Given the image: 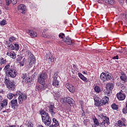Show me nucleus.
<instances>
[{
	"label": "nucleus",
	"mask_w": 127,
	"mask_h": 127,
	"mask_svg": "<svg viewBox=\"0 0 127 127\" xmlns=\"http://www.w3.org/2000/svg\"><path fill=\"white\" fill-rule=\"evenodd\" d=\"M0 14H1V10L0 9Z\"/></svg>",
	"instance_id": "nucleus-62"
},
{
	"label": "nucleus",
	"mask_w": 127,
	"mask_h": 127,
	"mask_svg": "<svg viewBox=\"0 0 127 127\" xmlns=\"http://www.w3.org/2000/svg\"><path fill=\"white\" fill-rule=\"evenodd\" d=\"M38 127H43V126H42V125H39L38 126Z\"/></svg>",
	"instance_id": "nucleus-57"
},
{
	"label": "nucleus",
	"mask_w": 127,
	"mask_h": 127,
	"mask_svg": "<svg viewBox=\"0 0 127 127\" xmlns=\"http://www.w3.org/2000/svg\"><path fill=\"white\" fill-rule=\"evenodd\" d=\"M5 2L6 5H7V6H8L10 4V3H11V0H5Z\"/></svg>",
	"instance_id": "nucleus-41"
},
{
	"label": "nucleus",
	"mask_w": 127,
	"mask_h": 127,
	"mask_svg": "<svg viewBox=\"0 0 127 127\" xmlns=\"http://www.w3.org/2000/svg\"><path fill=\"white\" fill-rule=\"evenodd\" d=\"M123 114H127V103L126 104V106L123 109Z\"/></svg>",
	"instance_id": "nucleus-38"
},
{
	"label": "nucleus",
	"mask_w": 127,
	"mask_h": 127,
	"mask_svg": "<svg viewBox=\"0 0 127 127\" xmlns=\"http://www.w3.org/2000/svg\"><path fill=\"white\" fill-rule=\"evenodd\" d=\"M27 99V96L25 94H22L19 95L18 98V101L19 105H21L23 103V101H25Z\"/></svg>",
	"instance_id": "nucleus-7"
},
{
	"label": "nucleus",
	"mask_w": 127,
	"mask_h": 127,
	"mask_svg": "<svg viewBox=\"0 0 127 127\" xmlns=\"http://www.w3.org/2000/svg\"><path fill=\"white\" fill-rule=\"evenodd\" d=\"M99 117H100V118H101V119H107V117H106V114H103V113L100 114H99Z\"/></svg>",
	"instance_id": "nucleus-34"
},
{
	"label": "nucleus",
	"mask_w": 127,
	"mask_h": 127,
	"mask_svg": "<svg viewBox=\"0 0 127 127\" xmlns=\"http://www.w3.org/2000/svg\"><path fill=\"white\" fill-rule=\"evenodd\" d=\"M29 33H30V36L32 37H37V33H36V32L32 31V30H29Z\"/></svg>",
	"instance_id": "nucleus-23"
},
{
	"label": "nucleus",
	"mask_w": 127,
	"mask_h": 127,
	"mask_svg": "<svg viewBox=\"0 0 127 127\" xmlns=\"http://www.w3.org/2000/svg\"><path fill=\"white\" fill-rule=\"evenodd\" d=\"M58 123L57 124H55V123H53L52 125H51L50 127H58Z\"/></svg>",
	"instance_id": "nucleus-48"
},
{
	"label": "nucleus",
	"mask_w": 127,
	"mask_h": 127,
	"mask_svg": "<svg viewBox=\"0 0 127 127\" xmlns=\"http://www.w3.org/2000/svg\"><path fill=\"white\" fill-rule=\"evenodd\" d=\"M65 87L71 93H74L75 92V87L72 84L67 83L65 84Z\"/></svg>",
	"instance_id": "nucleus-10"
},
{
	"label": "nucleus",
	"mask_w": 127,
	"mask_h": 127,
	"mask_svg": "<svg viewBox=\"0 0 127 127\" xmlns=\"http://www.w3.org/2000/svg\"><path fill=\"white\" fill-rule=\"evenodd\" d=\"M101 127H106V121H103L100 125Z\"/></svg>",
	"instance_id": "nucleus-44"
},
{
	"label": "nucleus",
	"mask_w": 127,
	"mask_h": 127,
	"mask_svg": "<svg viewBox=\"0 0 127 127\" xmlns=\"http://www.w3.org/2000/svg\"><path fill=\"white\" fill-rule=\"evenodd\" d=\"M113 89H114V85L113 83H108L106 85V90L105 91V93H106L107 95H109Z\"/></svg>",
	"instance_id": "nucleus-8"
},
{
	"label": "nucleus",
	"mask_w": 127,
	"mask_h": 127,
	"mask_svg": "<svg viewBox=\"0 0 127 127\" xmlns=\"http://www.w3.org/2000/svg\"><path fill=\"white\" fill-rule=\"evenodd\" d=\"M16 38L15 37L12 36L9 38V41L10 43H12L15 40Z\"/></svg>",
	"instance_id": "nucleus-31"
},
{
	"label": "nucleus",
	"mask_w": 127,
	"mask_h": 127,
	"mask_svg": "<svg viewBox=\"0 0 127 127\" xmlns=\"http://www.w3.org/2000/svg\"><path fill=\"white\" fill-rule=\"evenodd\" d=\"M101 101L102 106H105L106 104L109 103V97L105 96Z\"/></svg>",
	"instance_id": "nucleus-18"
},
{
	"label": "nucleus",
	"mask_w": 127,
	"mask_h": 127,
	"mask_svg": "<svg viewBox=\"0 0 127 127\" xmlns=\"http://www.w3.org/2000/svg\"><path fill=\"white\" fill-rule=\"evenodd\" d=\"M26 54L27 55H28L29 57H31V56H33V54H32V53H31V52H30V51L28 50L26 52Z\"/></svg>",
	"instance_id": "nucleus-35"
},
{
	"label": "nucleus",
	"mask_w": 127,
	"mask_h": 127,
	"mask_svg": "<svg viewBox=\"0 0 127 127\" xmlns=\"http://www.w3.org/2000/svg\"><path fill=\"white\" fill-rule=\"evenodd\" d=\"M105 120H104L103 122H105V124H107V125H109L110 124V122H109V118L107 117L106 119H105Z\"/></svg>",
	"instance_id": "nucleus-47"
},
{
	"label": "nucleus",
	"mask_w": 127,
	"mask_h": 127,
	"mask_svg": "<svg viewBox=\"0 0 127 127\" xmlns=\"http://www.w3.org/2000/svg\"><path fill=\"white\" fill-rule=\"evenodd\" d=\"M63 102L64 103H67L70 105V106H73V105H74V103H75L74 100L70 97L63 98Z\"/></svg>",
	"instance_id": "nucleus-6"
},
{
	"label": "nucleus",
	"mask_w": 127,
	"mask_h": 127,
	"mask_svg": "<svg viewBox=\"0 0 127 127\" xmlns=\"http://www.w3.org/2000/svg\"><path fill=\"white\" fill-rule=\"evenodd\" d=\"M82 74H86V72H85V71H82Z\"/></svg>",
	"instance_id": "nucleus-60"
},
{
	"label": "nucleus",
	"mask_w": 127,
	"mask_h": 127,
	"mask_svg": "<svg viewBox=\"0 0 127 127\" xmlns=\"http://www.w3.org/2000/svg\"><path fill=\"white\" fill-rule=\"evenodd\" d=\"M49 112L52 115H55V109H56L54 106V104H51L48 105Z\"/></svg>",
	"instance_id": "nucleus-9"
},
{
	"label": "nucleus",
	"mask_w": 127,
	"mask_h": 127,
	"mask_svg": "<svg viewBox=\"0 0 127 127\" xmlns=\"http://www.w3.org/2000/svg\"><path fill=\"white\" fill-rule=\"evenodd\" d=\"M94 102H95V105L96 106V107H101L102 106V102L101 99H100V97L96 96L94 98Z\"/></svg>",
	"instance_id": "nucleus-13"
},
{
	"label": "nucleus",
	"mask_w": 127,
	"mask_h": 127,
	"mask_svg": "<svg viewBox=\"0 0 127 127\" xmlns=\"http://www.w3.org/2000/svg\"><path fill=\"white\" fill-rule=\"evenodd\" d=\"M44 85H45V84H41L40 85H37L35 87L36 91H38V92H42L43 90L46 89V86H45Z\"/></svg>",
	"instance_id": "nucleus-12"
},
{
	"label": "nucleus",
	"mask_w": 127,
	"mask_h": 127,
	"mask_svg": "<svg viewBox=\"0 0 127 127\" xmlns=\"http://www.w3.org/2000/svg\"><path fill=\"white\" fill-rule=\"evenodd\" d=\"M58 77V73H57V72H55L53 76V81L52 83L53 86H55V87H58V86H59V81L57 80Z\"/></svg>",
	"instance_id": "nucleus-4"
},
{
	"label": "nucleus",
	"mask_w": 127,
	"mask_h": 127,
	"mask_svg": "<svg viewBox=\"0 0 127 127\" xmlns=\"http://www.w3.org/2000/svg\"><path fill=\"white\" fill-rule=\"evenodd\" d=\"M1 101H2V96H1V95H0V102H1Z\"/></svg>",
	"instance_id": "nucleus-55"
},
{
	"label": "nucleus",
	"mask_w": 127,
	"mask_h": 127,
	"mask_svg": "<svg viewBox=\"0 0 127 127\" xmlns=\"http://www.w3.org/2000/svg\"><path fill=\"white\" fill-rule=\"evenodd\" d=\"M46 58L47 60H48V61H51V62H54V58H53V57L50 52H49L46 54Z\"/></svg>",
	"instance_id": "nucleus-15"
},
{
	"label": "nucleus",
	"mask_w": 127,
	"mask_h": 127,
	"mask_svg": "<svg viewBox=\"0 0 127 127\" xmlns=\"http://www.w3.org/2000/svg\"><path fill=\"white\" fill-rule=\"evenodd\" d=\"M93 122L95 125H96V126H99L100 125V123H99V121L98 120V119H97V118L93 119Z\"/></svg>",
	"instance_id": "nucleus-36"
},
{
	"label": "nucleus",
	"mask_w": 127,
	"mask_h": 127,
	"mask_svg": "<svg viewBox=\"0 0 127 127\" xmlns=\"http://www.w3.org/2000/svg\"><path fill=\"white\" fill-rule=\"evenodd\" d=\"M88 120H85L84 121L83 123H84V125H86V123H88Z\"/></svg>",
	"instance_id": "nucleus-54"
},
{
	"label": "nucleus",
	"mask_w": 127,
	"mask_h": 127,
	"mask_svg": "<svg viewBox=\"0 0 127 127\" xmlns=\"http://www.w3.org/2000/svg\"><path fill=\"white\" fill-rule=\"evenodd\" d=\"M9 127H16L15 126H9Z\"/></svg>",
	"instance_id": "nucleus-59"
},
{
	"label": "nucleus",
	"mask_w": 127,
	"mask_h": 127,
	"mask_svg": "<svg viewBox=\"0 0 127 127\" xmlns=\"http://www.w3.org/2000/svg\"><path fill=\"white\" fill-rule=\"evenodd\" d=\"M107 80H111L112 79V76L109 74H106Z\"/></svg>",
	"instance_id": "nucleus-45"
},
{
	"label": "nucleus",
	"mask_w": 127,
	"mask_h": 127,
	"mask_svg": "<svg viewBox=\"0 0 127 127\" xmlns=\"http://www.w3.org/2000/svg\"><path fill=\"white\" fill-rule=\"evenodd\" d=\"M46 79H47V73L45 72H43L39 76L38 81L40 84H45Z\"/></svg>",
	"instance_id": "nucleus-2"
},
{
	"label": "nucleus",
	"mask_w": 127,
	"mask_h": 127,
	"mask_svg": "<svg viewBox=\"0 0 127 127\" xmlns=\"http://www.w3.org/2000/svg\"><path fill=\"white\" fill-rule=\"evenodd\" d=\"M4 83L6 86L7 85V84H9L10 83V81H9V78L8 77H5L4 78Z\"/></svg>",
	"instance_id": "nucleus-30"
},
{
	"label": "nucleus",
	"mask_w": 127,
	"mask_h": 127,
	"mask_svg": "<svg viewBox=\"0 0 127 127\" xmlns=\"http://www.w3.org/2000/svg\"><path fill=\"white\" fill-rule=\"evenodd\" d=\"M6 22V21H5V20H3L0 21V25H2V26H3V25H5Z\"/></svg>",
	"instance_id": "nucleus-42"
},
{
	"label": "nucleus",
	"mask_w": 127,
	"mask_h": 127,
	"mask_svg": "<svg viewBox=\"0 0 127 127\" xmlns=\"http://www.w3.org/2000/svg\"><path fill=\"white\" fill-rule=\"evenodd\" d=\"M23 79V82L24 83H28V82H30V77L27 76L26 75H24L22 77Z\"/></svg>",
	"instance_id": "nucleus-21"
},
{
	"label": "nucleus",
	"mask_w": 127,
	"mask_h": 127,
	"mask_svg": "<svg viewBox=\"0 0 127 127\" xmlns=\"http://www.w3.org/2000/svg\"><path fill=\"white\" fill-rule=\"evenodd\" d=\"M43 32H46V30H44Z\"/></svg>",
	"instance_id": "nucleus-63"
},
{
	"label": "nucleus",
	"mask_w": 127,
	"mask_h": 127,
	"mask_svg": "<svg viewBox=\"0 0 127 127\" xmlns=\"http://www.w3.org/2000/svg\"><path fill=\"white\" fill-rule=\"evenodd\" d=\"M41 117L42 122L44 123V125L47 127H49V126L51 125V119H50V117H49L48 113L45 111H43L42 112Z\"/></svg>",
	"instance_id": "nucleus-1"
},
{
	"label": "nucleus",
	"mask_w": 127,
	"mask_h": 127,
	"mask_svg": "<svg viewBox=\"0 0 127 127\" xmlns=\"http://www.w3.org/2000/svg\"><path fill=\"white\" fill-rule=\"evenodd\" d=\"M94 89L96 93H100L101 92V88L98 86H94Z\"/></svg>",
	"instance_id": "nucleus-28"
},
{
	"label": "nucleus",
	"mask_w": 127,
	"mask_h": 127,
	"mask_svg": "<svg viewBox=\"0 0 127 127\" xmlns=\"http://www.w3.org/2000/svg\"><path fill=\"white\" fill-rule=\"evenodd\" d=\"M31 60H30V63L31 64H34L35 62H36V61L35 60V57H34V55L30 57Z\"/></svg>",
	"instance_id": "nucleus-25"
},
{
	"label": "nucleus",
	"mask_w": 127,
	"mask_h": 127,
	"mask_svg": "<svg viewBox=\"0 0 127 127\" xmlns=\"http://www.w3.org/2000/svg\"><path fill=\"white\" fill-rule=\"evenodd\" d=\"M20 66H23V64H21Z\"/></svg>",
	"instance_id": "nucleus-64"
},
{
	"label": "nucleus",
	"mask_w": 127,
	"mask_h": 127,
	"mask_svg": "<svg viewBox=\"0 0 127 127\" xmlns=\"http://www.w3.org/2000/svg\"><path fill=\"white\" fill-rule=\"evenodd\" d=\"M8 89L10 90H14L15 89V85H14V82L10 81L9 84L6 85Z\"/></svg>",
	"instance_id": "nucleus-17"
},
{
	"label": "nucleus",
	"mask_w": 127,
	"mask_h": 127,
	"mask_svg": "<svg viewBox=\"0 0 127 127\" xmlns=\"http://www.w3.org/2000/svg\"><path fill=\"white\" fill-rule=\"evenodd\" d=\"M117 97L120 101H124L126 99V95L122 91L117 94Z\"/></svg>",
	"instance_id": "nucleus-11"
},
{
	"label": "nucleus",
	"mask_w": 127,
	"mask_h": 127,
	"mask_svg": "<svg viewBox=\"0 0 127 127\" xmlns=\"http://www.w3.org/2000/svg\"><path fill=\"white\" fill-rule=\"evenodd\" d=\"M111 107H112V108L113 109V110H118V109H119L118 107V106H117V105H116V104H112Z\"/></svg>",
	"instance_id": "nucleus-37"
},
{
	"label": "nucleus",
	"mask_w": 127,
	"mask_h": 127,
	"mask_svg": "<svg viewBox=\"0 0 127 127\" xmlns=\"http://www.w3.org/2000/svg\"><path fill=\"white\" fill-rule=\"evenodd\" d=\"M7 55L8 56H11V55H12V53H10V52H7Z\"/></svg>",
	"instance_id": "nucleus-52"
},
{
	"label": "nucleus",
	"mask_w": 127,
	"mask_h": 127,
	"mask_svg": "<svg viewBox=\"0 0 127 127\" xmlns=\"http://www.w3.org/2000/svg\"><path fill=\"white\" fill-rule=\"evenodd\" d=\"M11 1L13 4H16L17 3V0H11Z\"/></svg>",
	"instance_id": "nucleus-49"
},
{
	"label": "nucleus",
	"mask_w": 127,
	"mask_h": 127,
	"mask_svg": "<svg viewBox=\"0 0 127 127\" xmlns=\"http://www.w3.org/2000/svg\"><path fill=\"white\" fill-rule=\"evenodd\" d=\"M28 127H33V125L31 123H28Z\"/></svg>",
	"instance_id": "nucleus-51"
},
{
	"label": "nucleus",
	"mask_w": 127,
	"mask_h": 127,
	"mask_svg": "<svg viewBox=\"0 0 127 127\" xmlns=\"http://www.w3.org/2000/svg\"><path fill=\"white\" fill-rule=\"evenodd\" d=\"M10 65H9V64H7L4 67V70H5L6 72V71H7V70H9V69H10Z\"/></svg>",
	"instance_id": "nucleus-39"
},
{
	"label": "nucleus",
	"mask_w": 127,
	"mask_h": 127,
	"mask_svg": "<svg viewBox=\"0 0 127 127\" xmlns=\"http://www.w3.org/2000/svg\"><path fill=\"white\" fill-rule=\"evenodd\" d=\"M59 37H60V38H62V39H63L64 37H65V34H64L63 33H61L59 35Z\"/></svg>",
	"instance_id": "nucleus-40"
},
{
	"label": "nucleus",
	"mask_w": 127,
	"mask_h": 127,
	"mask_svg": "<svg viewBox=\"0 0 127 127\" xmlns=\"http://www.w3.org/2000/svg\"><path fill=\"white\" fill-rule=\"evenodd\" d=\"M53 124H58V126H59V123L58 122L57 120H56V119L54 118L53 119Z\"/></svg>",
	"instance_id": "nucleus-46"
},
{
	"label": "nucleus",
	"mask_w": 127,
	"mask_h": 127,
	"mask_svg": "<svg viewBox=\"0 0 127 127\" xmlns=\"http://www.w3.org/2000/svg\"><path fill=\"white\" fill-rule=\"evenodd\" d=\"M14 49L16 51H18V50H19V45L18 44H14Z\"/></svg>",
	"instance_id": "nucleus-33"
},
{
	"label": "nucleus",
	"mask_w": 127,
	"mask_h": 127,
	"mask_svg": "<svg viewBox=\"0 0 127 127\" xmlns=\"http://www.w3.org/2000/svg\"><path fill=\"white\" fill-rule=\"evenodd\" d=\"M14 94L11 93H9L7 95V98L9 99V100H11L13 97H14Z\"/></svg>",
	"instance_id": "nucleus-26"
},
{
	"label": "nucleus",
	"mask_w": 127,
	"mask_h": 127,
	"mask_svg": "<svg viewBox=\"0 0 127 127\" xmlns=\"http://www.w3.org/2000/svg\"><path fill=\"white\" fill-rule=\"evenodd\" d=\"M54 96L55 97V98H56L55 99H58V98L60 97V93L57 92L56 94L54 95Z\"/></svg>",
	"instance_id": "nucleus-43"
},
{
	"label": "nucleus",
	"mask_w": 127,
	"mask_h": 127,
	"mask_svg": "<svg viewBox=\"0 0 127 127\" xmlns=\"http://www.w3.org/2000/svg\"><path fill=\"white\" fill-rule=\"evenodd\" d=\"M119 127H126V125L125 124V123H123V121L121 120H119L118 122Z\"/></svg>",
	"instance_id": "nucleus-29"
},
{
	"label": "nucleus",
	"mask_w": 127,
	"mask_h": 127,
	"mask_svg": "<svg viewBox=\"0 0 127 127\" xmlns=\"http://www.w3.org/2000/svg\"><path fill=\"white\" fill-rule=\"evenodd\" d=\"M11 107L13 110H15V108L18 107L17 99H13L11 101Z\"/></svg>",
	"instance_id": "nucleus-14"
},
{
	"label": "nucleus",
	"mask_w": 127,
	"mask_h": 127,
	"mask_svg": "<svg viewBox=\"0 0 127 127\" xmlns=\"http://www.w3.org/2000/svg\"><path fill=\"white\" fill-rule=\"evenodd\" d=\"M121 76H120V79L122 81H123L125 83L126 82V80H127V75L125 73V72L122 71L121 72Z\"/></svg>",
	"instance_id": "nucleus-20"
},
{
	"label": "nucleus",
	"mask_w": 127,
	"mask_h": 127,
	"mask_svg": "<svg viewBox=\"0 0 127 127\" xmlns=\"http://www.w3.org/2000/svg\"><path fill=\"white\" fill-rule=\"evenodd\" d=\"M6 74H7L8 76L12 78H15V77H16L17 72H16V70H15V69L13 68H9L6 71Z\"/></svg>",
	"instance_id": "nucleus-3"
},
{
	"label": "nucleus",
	"mask_w": 127,
	"mask_h": 127,
	"mask_svg": "<svg viewBox=\"0 0 127 127\" xmlns=\"http://www.w3.org/2000/svg\"><path fill=\"white\" fill-rule=\"evenodd\" d=\"M78 77H79V78L81 80H82V81H83L84 82H86V81H87V78L83 74H82V73H78Z\"/></svg>",
	"instance_id": "nucleus-24"
},
{
	"label": "nucleus",
	"mask_w": 127,
	"mask_h": 127,
	"mask_svg": "<svg viewBox=\"0 0 127 127\" xmlns=\"http://www.w3.org/2000/svg\"><path fill=\"white\" fill-rule=\"evenodd\" d=\"M112 59H113L114 60H115L116 59H119V56L116 55V56L112 57Z\"/></svg>",
	"instance_id": "nucleus-50"
},
{
	"label": "nucleus",
	"mask_w": 127,
	"mask_h": 127,
	"mask_svg": "<svg viewBox=\"0 0 127 127\" xmlns=\"http://www.w3.org/2000/svg\"><path fill=\"white\" fill-rule=\"evenodd\" d=\"M63 41L64 42H65V43L68 44V45H71V44H72V40H71V38L69 37L64 39Z\"/></svg>",
	"instance_id": "nucleus-19"
},
{
	"label": "nucleus",
	"mask_w": 127,
	"mask_h": 127,
	"mask_svg": "<svg viewBox=\"0 0 127 127\" xmlns=\"http://www.w3.org/2000/svg\"><path fill=\"white\" fill-rule=\"evenodd\" d=\"M100 79L102 81H103V82L107 81V74L104 72H102L100 75Z\"/></svg>",
	"instance_id": "nucleus-22"
},
{
	"label": "nucleus",
	"mask_w": 127,
	"mask_h": 127,
	"mask_svg": "<svg viewBox=\"0 0 127 127\" xmlns=\"http://www.w3.org/2000/svg\"><path fill=\"white\" fill-rule=\"evenodd\" d=\"M5 8H6L7 10H8L9 8H8V7L5 6Z\"/></svg>",
	"instance_id": "nucleus-58"
},
{
	"label": "nucleus",
	"mask_w": 127,
	"mask_h": 127,
	"mask_svg": "<svg viewBox=\"0 0 127 127\" xmlns=\"http://www.w3.org/2000/svg\"><path fill=\"white\" fill-rule=\"evenodd\" d=\"M11 57L13 58V59H14V58H15V55H14V54H12V55H11Z\"/></svg>",
	"instance_id": "nucleus-53"
},
{
	"label": "nucleus",
	"mask_w": 127,
	"mask_h": 127,
	"mask_svg": "<svg viewBox=\"0 0 127 127\" xmlns=\"http://www.w3.org/2000/svg\"><path fill=\"white\" fill-rule=\"evenodd\" d=\"M18 10L19 11H20L21 13L24 14V13H26L27 11V9L26 8V6L24 5L23 4H21L19 5L17 7Z\"/></svg>",
	"instance_id": "nucleus-5"
},
{
	"label": "nucleus",
	"mask_w": 127,
	"mask_h": 127,
	"mask_svg": "<svg viewBox=\"0 0 127 127\" xmlns=\"http://www.w3.org/2000/svg\"><path fill=\"white\" fill-rule=\"evenodd\" d=\"M0 63V64H5L6 63V60L4 59L3 58H1Z\"/></svg>",
	"instance_id": "nucleus-32"
},
{
	"label": "nucleus",
	"mask_w": 127,
	"mask_h": 127,
	"mask_svg": "<svg viewBox=\"0 0 127 127\" xmlns=\"http://www.w3.org/2000/svg\"><path fill=\"white\" fill-rule=\"evenodd\" d=\"M8 49H10V50H14V46L12 44H8V46H7Z\"/></svg>",
	"instance_id": "nucleus-27"
},
{
	"label": "nucleus",
	"mask_w": 127,
	"mask_h": 127,
	"mask_svg": "<svg viewBox=\"0 0 127 127\" xmlns=\"http://www.w3.org/2000/svg\"><path fill=\"white\" fill-rule=\"evenodd\" d=\"M7 106V100H4L0 103V110L1 111L3 108H5Z\"/></svg>",
	"instance_id": "nucleus-16"
},
{
	"label": "nucleus",
	"mask_w": 127,
	"mask_h": 127,
	"mask_svg": "<svg viewBox=\"0 0 127 127\" xmlns=\"http://www.w3.org/2000/svg\"><path fill=\"white\" fill-rule=\"evenodd\" d=\"M42 35H43V37H47V36H46V35H45L43 34V32H42Z\"/></svg>",
	"instance_id": "nucleus-56"
},
{
	"label": "nucleus",
	"mask_w": 127,
	"mask_h": 127,
	"mask_svg": "<svg viewBox=\"0 0 127 127\" xmlns=\"http://www.w3.org/2000/svg\"><path fill=\"white\" fill-rule=\"evenodd\" d=\"M126 18L127 19V13L125 15Z\"/></svg>",
	"instance_id": "nucleus-61"
}]
</instances>
